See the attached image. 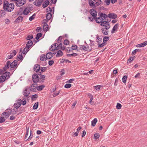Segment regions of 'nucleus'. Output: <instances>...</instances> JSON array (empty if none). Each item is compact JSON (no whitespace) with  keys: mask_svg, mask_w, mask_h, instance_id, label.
I'll return each instance as SVG.
<instances>
[{"mask_svg":"<svg viewBox=\"0 0 147 147\" xmlns=\"http://www.w3.org/2000/svg\"><path fill=\"white\" fill-rule=\"evenodd\" d=\"M14 8V5L13 3H9L6 0L3 1V9L8 12L11 11Z\"/></svg>","mask_w":147,"mask_h":147,"instance_id":"1","label":"nucleus"},{"mask_svg":"<svg viewBox=\"0 0 147 147\" xmlns=\"http://www.w3.org/2000/svg\"><path fill=\"white\" fill-rule=\"evenodd\" d=\"M98 16L99 17L96 18L95 20L96 22L97 23L100 24L102 21L104 20L110 21V20H109L107 19L108 18V16L105 13L99 12L98 13Z\"/></svg>","mask_w":147,"mask_h":147,"instance_id":"2","label":"nucleus"},{"mask_svg":"<svg viewBox=\"0 0 147 147\" xmlns=\"http://www.w3.org/2000/svg\"><path fill=\"white\" fill-rule=\"evenodd\" d=\"M33 8L31 5H29L26 7L23 11V14L25 15H27L33 9Z\"/></svg>","mask_w":147,"mask_h":147,"instance_id":"3","label":"nucleus"},{"mask_svg":"<svg viewBox=\"0 0 147 147\" xmlns=\"http://www.w3.org/2000/svg\"><path fill=\"white\" fill-rule=\"evenodd\" d=\"M32 79L33 82L36 84L37 83L39 82V76L38 74H33L32 76Z\"/></svg>","mask_w":147,"mask_h":147,"instance_id":"4","label":"nucleus"},{"mask_svg":"<svg viewBox=\"0 0 147 147\" xmlns=\"http://www.w3.org/2000/svg\"><path fill=\"white\" fill-rule=\"evenodd\" d=\"M38 75L39 76V83H43L46 80V76L44 75H42L41 72H39Z\"/></svg>","mask_w":147,"mask_h":147,"instance_id":"5","label":"nucleus"},{"mask_svg":"<svg viewBox=\"0 0 147 147\" xmlns=\"http://www.w3.org/2000/svg\"><path fill=\"white\" fill-rule=\"evenodd\" d=\"M30 88L27 86L26 88L23 91V94L25 96H28L30 93Z\"/></svg>","mask_w":147,"mask_h":147,"instance_id":"6","label":"nucleus"},{"mask_svg":"<svg viewBox=\"0 0 147 147\" xmlns=\"http://www.w3.org/2000/svg\"><path fill=\"white\" fill-rule=\"evenodd\" d=\"M26 3V0H18L16 2V5L17 6L20 7L24 5Z\"/></svg>","mask_w":147,"mask_h":147,"instance_id":"7","label":"nucleus"},{"mask_svg":"<svg viewBox=\"0 0 147 147\" xmlns=\"http://www.w3.org/2000/svg\"><path fill=\"white\" fill-rule=\"evenodd\" d=\"M110 28V26L102 28L101 29L102 32L105 35H107L109 33L108 29Z\"/></svg>","mask_w":147,"mask_h":147,"instance_id":"8","label":"nucleus"},{"mask_svg":"<svg viewBox=\"0 0 147 147\" xmlns=\"http://www.w3.org/2000/svg\"><path fill=\"white\" fill-rule=\"evenodd\" d=\"M7 111L6 112H4L2 113V115H5V117L6 118H7L11 114V109H7Z\"/></svg>","mask_w":147,"mask_h":147,"instance_id":"9","label":"nucleus"},{"mask_svg":"<svg viewBox=\"0 0 147 147\" xmlns=\"http://www.w3.org/2000/svg\"><path fill=\"white\" fill-rule=\"evenodd\" d=\"M89 12L90 14L94 17V18H96L97 12L94 9H91L90 10Z\"/></svg>","mask_w":147,"mask_h":147,"instance_id":"10","label":"nucleus"},{"mask_svg":"<svg viewBox=\"0 0 147 147\" xmlns=\"http://www.w3.org/2000/svg\"><path fill=\"white\" fill-rule=\"evenodd\" d=\"M18 61L17 60H15L13 61L11 63L10 68L11 70H13L17 65V63Z\"/></svg>","mask_w":147,"mask_h":147,"instance_id":"11","label":"nucleus"},{"mask_svg":"<svg viewBox=\"0 0 147 147\" xmlns=\"http://www.w3.org/2000/svg\"><path fill=\"white\" fill-rule=\"evenodd\" d=\"M11 65V62L10 61H7L5 66L3 67V69L5 71L9 69Z\"/></svg>","mask_w":147,"mask_h":147,"instance_id":"12","label":"nucleus"},{"mask_svg":"<svg viewBox=\"0 0 147 147\" xmlns=\"http://www.w3.org/2000/svg\"><path fill=\"white\" fill-rule=\"evenodd\" d=\"M108 21H102L100 23V25L105 27H107L108 26H110L109 23Z\"/></svg>","mask_w":147,"mask_h":147,"instance_id":"13","label":"nucleus"},{"mask_svg":"<svg viewBox=\"0 0 147 147\" xmlns=\"http://www.w3.org/2000/svg\"><path fill=\"white\" fill-rule=\"evenodd\" d=\"M96 0H89V4L91 7L94 9L95 8L94 2V1H96Z\"/></svg>","mask_w":147,"mask_h":147,"instance_id":"14","label":"nucleus"},{"mask_svg":"<svg viewBox=\"0 0 147 147\" xmlns=\"http://www.w3.org/2000/svg\"><path fill=\"white\" fill-rule=\"evenodd\" d=\"M40 66L38 64H35L33 70L36 72H38V71L39 72V71L40 70Z\"/></svg>","mask_w":147,"mask_h":147,"instance_id":"15","label":"nucleus"},{"mask_svg":"<svg viewBox=\"0 0 147 147\" xmlns=\"http://www.w3.org/2000/svg\"><path fill=\"white\" fill-rule=\"evenodd\" d=\"M108 17H109V18H111L112 19H116L117 17V15L113 13H109L108 15Z\"/></svg>","mask_w":147,"mask_h":147,"instance_id":"16","label":"nucleus"},{"mask_svg":"<svg viewBox=\"0 0 147 147\" xmlns=\"http://www.w3.org/2000/svg\"><path fill=\"white\" fill-rule=\"evenodd\" d=\"M119 24L117 23L113 27L112 30L111 31V33L113 34L117 30L119 27Z\"/></svg>","mask_w":147,"mask_h":147,"instance_id":"17","label":"nucleus"},{"mask_svg":"<svg viewBox=\"0 0 147 147\" xmlns=\"http://www.w3.org/2000/svg\"><path fill=\"white\" fill-rule=\"evenodd\" d=\"M36 84H33L30 86V90L32 92L36 91L37 86H36Z\"/></svg>","mask_w":147,"mask_h":147,"instance_id":"18","label":"nucleus"},{"mask_svg":"<svg viewBox=\"0 0 147 147\" xmlns=\"http://www.w3.org/2000/svg\"><path fill=\"white\" fill-rule=\"evenodd\" d=\"M147 45V41L144 42L137 45L136 47H143Z\"/></svg>","mask_w":147,"mask_h":147,"instance_id":"19","label":"nucleus"},{"mask_svg":"<svg viewBox=\"0 0 147 147\" xmlns=\"http://www.w3.org/2000/svg\"><path fill=\"white\" fill-rule=\"evenodd\" d=\"M23 18L22 16H19L17 18L15 21V22L16 23H19L22 21L23 20Z\"/></svg>","mask_w":147,"mask_h":147,"instance_id":"20","label":"nucleus"},{"mask_svg":"<svg viewBox=\"0 0 147 147\" xmlns=\"http://www.w3.org/2000/svg\"><path fill=\"white\" fill-rule=\"evenodd\" d=\"M60 48L59 47V46L58 45L56 47H53V45L51 46V47L50 48L49 50L50 51H53L56 50H59Z\"/></svg>","mask_w":147,"mask_h":147,"instance_id":"21","label":"nucleus"},{"mask_svg":"<svg viewBox=\"0 0 147 147\" xmlns=\"http://www.w3.org/2000/svg\"><path fill=\"white\" fill-rule=\"evenodd\" d=\"M33 45V42L32 40H29L26 44V47L28 48H30Z\"/></svg>","mask_w":147,"mask_h":147,"instance_id":"22","label":"nucleus"},{"mask_svg":"<svg viewBox=\"0 0 147 147\" xmlns=\"http://www.w3.org/2000/svg\"><path fill=\"white\" fill-rule=\"evenodd\" d=\"M53 57V53L50 52L47 53L46 55L47 59H51Z\"/></svg>","mask_w":147,"mask_h":147,"instance_id":"23","label":"nucleus"},{"mask_svg":"<svg viewBox=\"0 0 147 147\" xmlns=\"http://www.w3.org/2000/svg\"><path fill=\"white\" fill-rule=\"evenodd\" d=\"M34 4L37 6H39L42 4V1H40L39 0H36L34 2Z\"/></svg>","mask_w":147,"mask_h":147,"instance_id":"24","label":"nucleus"},{"mask_svg":"<svg viewBox=\"0 0 147 147\" xmlns=\"http://www.w3.org/2000/svg\"><path fill=\"white\" fill-rule=\"evenodd\" d=\"M48 28L49 26L48 24L46 23H45L43 27V30L45 32H47L48 30Z\"/></svg>","mask_w":147,"mask_h":147,"instance_id":"25","label":"nucleus"},{"mask_svg":"<svg viewBox=\"0 0 147 147\" xmlns=\"http://www.w3.org/2000/svg\"><path fill=\"white\" fill-rule=\"evenodd\" d=\"M23 99L24 100H23L21 99H18V101L20 102V105L22 104L23 105H26V100H25V98H24Z\"/></svg>","mask_w":147,"mask_h":147,"instance_id":"26","label":"nucleus"},{"mask_svg":"<svg viewBox=\"0 0 147 147\" xmlns=\"http://www.w3.org/2000/svg\"><path fill=\"white\" fill-rule=\"evenodd\" d=\"M63 55V53L61 50H59L57 52V54L56 55L57 57L62 56Z\"/></svg>","mask_w":147,"mask_h":147,"instance_id":"27","label":"nucleus"},{"mask_svg":"<svg viewBox=\"0 0 147 147\" xmlns=\"http://www.w3.org/2000/svg\"><path fill=\"white\" fill-rule=\"evenodd\" d=\"M96 42L98 43V44L100 43L102 41V38H99L98 35L97 34L96 35Z\"/></svg>","mask_w":147,"mask_h":147,"instance_id":"28","label":"nucleus"},{"mask_svg":"<svg viewBox=\"0 0 147 147\" xmlns=\"http://www.w3.org/2000/svg\"><path fill=\"white\" fill-rule=\"evenodd\" d=\"M94 5H95V8L96 6H98L102 3V1L101 0H96V1H94Z\"/></svg>","mask_w":147,"mask_h":147,"instance_id":"29","label":"nucleus"},{"mask_svg":"<svg viewBox=\"0 0 147 147\" xmlns=\"http://www.w3.org/2000/svg\"><path fill=\"white\" fill-rule=\"evenodd\" d=\"M6 79V76H0V83L3 82Z\"/></svg>","mask_w":147,"mask_h":147,"instance_id":"30","label":"nucleus"},{"mask_svg":"<svg viewBox=\"0 0 147 147\" xmlns=\"http://www.w3.org/2000/svg\"><path fill=\"white\" fill-rule=\"evenodd\" d=\"M17 102L16 103H15L14 104V108H16L17 110L20 107L21 105L20 104V102L18 101V100H17Z\"/></svg>","mask_w":147,"mask_h":147,"instance_id":"31","label":"nucleus"},{"mask_svg":"<svg viewBox=\"0 0 147 147\" xmlns=\"http://www.w3.org/2000/svg\"><path fill=\"white\" fill-rule=\"evenodd\" d=\"M44 85H42L38 86H37L36 89L38 91H41L45 87Z\"/></svg>","mask_w":147,"mask_h":147,"instance_id":"32","label":"nucleus"},{"mask_svg":"<svg viewBox=\"0 0 147 147\" xmlns=\"http://www.w3.org/2000/svg\"><path fill=\"white\" fill-rule=\"evenodd\" d=\"M97 121L96 118H94L91 122V125L93 127L95 126L96 123Z\"/></svg>","mask_w":147,"mask_h":147,"instance_id":"33","label":"nucleus"},{"mask_svg":"<svg viewBox=\"0 0 147 147\" xmlns=\"http://www.w3.org/2000/svg\"><path fill=\"white\" fill-rule=\"evenodd\" d=\"M22 53L21 54H19L18 55L16 59L18 61L22 60L23 59V56L22 54Z\"/></svg>","mask_w":147,"mask_h":147,"instance_id":"34","label":"nucleus"},{"mask_svg":"<svg viewBox=\"0 0 147 147\" xmlns=\"http://www.w3.org/2000/svg\"><path fill=\"white\" fill-rule=\"evenodd\" d=\"M17 111L18 112H19V113L18 114V115L24 111V107H21L19 109V110H18Z\"/></svg>","mask_w":147,"mask_h":147,"instance_id":"35","label":"nucleus"},{"mask_svg":"<svg viewBox=\"0 0 147 147\" xmlns=\"http://www.w3.org/2000/svg\"><path fill=\"white\" fill-rule=\"evenodd\" d=\"M29 48H28L26 47L24 48L22 52V53L23 54H26V53L28 51H29Z\"/></svg>","mask_w":147,"mask_h":147,"instance_id":"36","label":"nucleus"},{"mask_svg":"<svg viewBox=\"0 0 147 147\" xmlns=\"http://www.w3.org/2000/svg\"><path fill=\"white\" fill-rule=\"evenodd\" d=\"M141 51L140 49H136L134 50L132 53V55H134L136 53L138 52H140Z\"/></svg>","mask_w":147,"mask_h":147,"instance_id":"37","label":"nucleus"},{"mask_svg":"<svg viewBox=\"0 0 147 147\" xmlns=\"http://www.w3.org/2000/svg\"><path fill=\"white\" fill-rule=\"evenodd\" d=\"M78 55H79L77 53H72V54H67L66 55L67 56L69 57H71V56L75 57V56H76Z\"/></svg>","mask_w":147,"mask_h":147,"instance_id":"38","label":"nucleus"},{"mask_svg":"<svg viewBox=\"0 0 147 147\" xmlns=\"http://www.w3.org/2000/svg\"><path fill=\"white\" fill-rule=\"evenodd\" d=\"M42 34L41 33H39L37 34L36 36L35 37V39L36 40H38L42 36Z\"/></svg>","mask_w":147,"mask_h":147,"instance_id":"39","label":"nucleus"},{"mask_svg":"<svg viewBox=\"0 0 147 147\" xmlns=\"http://www.w3.org/2000/svg\"><path fill=\"white\" fill-rule=\"evenodd\" d=\"M52 17L51 14L50 13H47L46 16V18L48 20H50L51 19Z\"/></svg>","mask_w":147,"mask_h":147,"instance_id":"40","label":"nucleus"},{"mask_svg":"<svg viewBox=\"0 0 147 147\" xmlns=\"http://www.w3.org/2000/svg\"><path fill=\"white\" fill-rule=\"evenodd\" d=\"M47 59H46V56L44 54H42L40 56V60L41 61H44V60H46Z\"/></svg>","mask_w":147,"mask_h":147,"instance_id":"41","label":"nucleus"},{"mask_svg":"<svg viewBox=\"0 0 147 147\" xmlns=\"http://www.w3.org/2000/svg\"><path fill=\"white\" fill-rule=\"evenodd\" d=\"M37 94H35L32 96L31 99L32 100H34L38 97Z\"/></svg>","mask_w":147,"mask_h":147,"instance_id":"42","label":"nucleus"},{"mask_svg":"<svg viewBox=\"0 0 147 147\" xmlns=\"http://www.w3.org/2000/svg\"><path fill=\"white\" fill-rule=\"evenodd\" d=\"M38 102H36L33 106V109L34 110L37 109V108L38 107Z\"/></svg>","mask_w":147,"mask_h":147,"instance_id":"43","label":"nucleus"},{"mask_svg":"<svg viewBox=\"0 0 147 147\" xmlns=\"http://www.w3.org/2000/svg\"><path fill=\"white\" fill-rule=\"evenodd\" d=\"M106 44V42H103L102 43V44L99 43L98 44V48H101L102 47H104V46H105Z\"/></svg>","mask_w":147,"mask_h":147,"instance_id":"44","label":"nucleus"},{"mask_svg":"<svg viewBox=\"0 0 147 147\" xmlns=\"http://www.w3.org/2000/svg\"><path fill=\"white\" fill-rule=\"evenodd\" d=\"M109 39V37L105 36L103 38V42H106Z\"/></svg>","mask_w":147,"mask_h":147,"instance_id":"45","label":"nucleus"},{"mask_svg":"<svg viewBox=\"0 0 147 147\" xmlns=\"http://www.w3.org/2000/svg\"><path fill=\"white\" fill-rule=\"evenodd\" d=\"M104 2L105 3V5H109L110 3L111 0H105Z\"/></svg>","mask_w":147,"mask_h":147,"instance_id":"46","label":"nucleus"},{"mask_svg":"<svg viewBox=\"0 0 147 147\" xmlns=\"http://www.w3.org/2000/svg\"><path fill=\"white\" fill-rule=\"evenodd\" d=\"M33 38V36L32 34H30L28 35V36L26 38V39L28 40H30L32 39Z\"/></svg>","mask_w":147,"mask_h":147,"instance_id":"47","label":"nucleus"},{"mask_svg":"<svg viewBox=\"0 0 147 147\" xmlns=\"http://www.w3.org/2000/svg\"><path fill=\"white\" fill-rule=\"evenodd\" d=\"M36 13H34L32 16L29 18V20L30 21H32L35 18Z\"/></svg>","mask_w":147,"mask_h":147,"instance_id":"48","label":"nucleus"},{"mask_svg":"<svg viewBox=\"0 0 147 147\" xmlns=\"http://www.w3.org/2000/svg\"><path fill=\"white\" fill-rule=\"evenodd\" d=\"M5 76L7 78V79H8L9 78V77L10 76V73L9 72H5Z\"/></svg>","mask_w":147,"mask_h":147,"instance_id":"49","label":"nucleus"},{"mask_svg":"<svg viewBox=\"0 0 147 147\" xmlns=\"http://www.w3.org/2000/svg\"><path fill=\"white\" fill-rule=\"evenodd\" d=\"M102 87L101 85H97L94 86V88L96 90H100V88Z\"/></svg>","mask_w":147,"mask_h":147,"instance_id":"50","label":"nucleus"},{"mask_svg":"<svg viewBox=\"0 0 147 147\" xmlns=\"http://www.w3.org/2000/svg\"><path fill=\"white\" fill-rule=\"evenodd\" d=\"M121 105L120 103H117V104L116 107L117 109H121Z\"/></svg>","mask_w":147,"mask_h":147,"instance_id":"51","label":"nucleus"},{"mask_svg":"<svg viewBox=\"0 0 147 147\" xmlns=\"http://www.w3.org/2000/svg\"><path fill=\"white\" fill-rule=\"evenodd\" d=\"M127 77L126 76H123L122 78V81L123 83H125L126 82V80H127Z\"/></svg>","mask_w":147,"mask_h":147,"instance_id":"52","label":"nucleus"},{"mask_svg":"<svg viewBox=\"0 0 147 147\" xmlns=\"http://www.w3.org/2000/svg\"><path fill=\"white\" fill-rule=\"evenodd\" d=\"M72 85L70 84H66L64 86V87L65 88H70Z\"/></svg>","mask_w":147,"mask_h":147,"instance_id":"53","label":"nucleus"},{"mask_svg":"<svg viewBox=\"0 0 147 147\" xmlns=\"http://www.w3.org/2000/svg\"><path fill=\"white\" fill-rule=\"evenodd\" d=\"M94 137L96 139H98L100 137V135L98 133H96L94 134Z\"/></svg>","mask_w":147,"mask_h":147,"instance_id":"54","label":"nucleus"},{"mask_svg":"<svg viewBox=\"0 0 147 147\" xmlns=\"http://www.w3.org/2000/svg\"><path fill=\"white\" fill-rule=\"evenodd\" d=\"M69 41L67 39H66L64 41L63 44L65 45H67L69 44Z\"/></svg>","mask_w":147,"mask_h":147,"instance_id":"55","label":"nucleus"},{"mask_svg":"<svg viewBox=\"0 0 147 147\" xmlns=\"http://www.w3.org/2000/svg\"><path fill=\"white\" fill-rule=\"evenodd\" d=\"M47 69V68L46 67H41L40 70L42 72L45 71Z\"/></svg>","mask_w":147,"mask_h":147,"instance_id":"56","label":"nucleus"},{"mask_svg":"<svg viewBox=\"0 0 147 147\" xmlns=\"http://www.w3.org/2000/svg\"><path fill=\"white\" fill-rule=\"evenodd\" d=\"M13 56L14 55H11V54H10V55H8L7 57L6 60H7L8 59L12 58Z\"/></svg>","mask_w":147,"mask_h":147,"instance_id":"57","label":"nucleus"},{"mask_svg":"<svg viewBox=\"0 0 147 147\" xmlns=\"http://www.w3.org/2000/svg\"><path fill=\"white\" fill-rule=\"evenodd\" d=\"M5 119H4L3 117H1L0 118V123H3L5 121Z\"/></svg>","mask_w":147,"mask_h":147,"instance_id":"58","label":"nucleus"},{"mask_svg":"<svg viewBox=\"0 0 147 147\" xmlns=\"http://www.w3.org/2000/svg\"><path fill=\"white\" fill-rule=\"evenodd\" d=\"M18 112L17 110H15L14 109H11V114H14L16 113V112Z\"/></svg>","mask_w":147,"mask_h":147,"instance_id":"59","label":"nucleus"},{"mask_svg":"<svg viewBox=\"0 0 147 147\" xmlns=\"http://www.w3.org/2000/svg\"><path fill=\"white\" fill-rule=\"evenodd\" d=\"M77 46L76 45H73L71 47V49L72 50H76L77 48Z\"/></svg>","mask_w":147,"mask_h":147,"instance_id":"60","label":"nucleus"},{"mask_svg":"<svg viewBox=\"0 0 147 147\" xmlns=\"http://www.w3.org/2000/svg\"><path fill=\"white\" fill-rule=\"evenodd\" d=\"M89 20L90 22H92L93 21L94 19L96 20V18H94V17H88Z\"/></svg>","mask_w":147,"mask_h":147,"instance_id":"61","label":"nucleus"},{"mask_svg":"<svg viewBox=\"0 0 147 147\" xmlns=\"http://www.w3.org/2000/svg\"><path fill=\"white\" fill-rule=\"evenodd\" d=\"M60 90H59L58 92L57 93H55V92H54L53 93V96L54 97H55L56 96H57L59 94V93H60Z\"/></svg>","mask_w":147,"mask_h":147,"instance_id":"62","label":"nucleus"},{"mask_svg":"<svg viewBox=\"0 0 147 147\" xmlns=\"http://www.w3.org/2000/svg\"><path fill=\"white\" fill-rule=\"evenodd\" d=\"M54 63V61L53 60L49 61V64L50 66L52 65Z\"/></svg>","mask_w":147,"mask_h":147,"instance_id":"63","label":"nucleus"},{"mask_svg":"<svg viewBox=\"0 0 147 147\" xmlns=\"http://www.w3.org/2000/svg\"><path fill=\"white\" fill-rule=\"evenodd\" d=\"M5 11L4 10H1L0 11V13H1V16H3L5 15Z\"/></svg>","mask_w":147,"mask_h":147,"instance_id":"64","label":"nucleus"}]
</instances>
